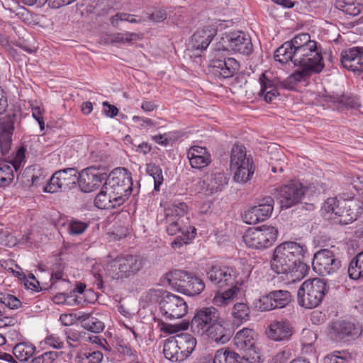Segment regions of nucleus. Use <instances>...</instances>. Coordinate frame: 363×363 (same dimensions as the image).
Instances as JSON below:
<instances>
[{"label":"nucleus","instance_id":"1","mask_svg":"<svg viewBox=\"0 0 363 363\" xmlns=\"http://www.w3.org/2000/svg\"><path fill=\"white\" fill-rule=\"evenodd\" d=\"M274 58L282 65L291 61L298 67L281 83L283 87L290 90L294 89L298 83L308 81L312 74L321 72L325 67L317 42L311 40L310 35L306 33L282 44L275 50Z\"/></svg>","mask_w":363,"mask_h":363},{"label":"nucleus","instance_id":"2","mask_svg":"<svg viewBox=\"0 0 363 363\" xmlns=\"http://www.w3.org/2000/svg\"><path fill=\"white\" fill-rule=\"evenodd\" d=\"M307 247L294 242L286 241L274 250L271 259V268L278 274H285L294 281H300L309 272V266L305 263Z\"/></svg>","mask_w":363,"mask_h":363},{"label":"nucleus","instance_id":"3","mask_svg":"<svg viewBox=\"0 0 363 363\" xmlns=\"http://www.w3.org/2000/svg\"><path fill=\"white\" fill-rule=\"evenodd\" d=\"M188 206L184 202H174L169 207L165 209V228L169 235H175L182 233V235L177 236L172 242L174 248L180 247L184 244H188L196 235V229L194 226L186 225L184 220L187 213Z\"/></svg>","mask_w":363,"mask_h":363},{"label":"nucleus","instance_id":"4","mask_svg":"<svg viewBox=\"0 0 363 363\" xmlns=\"http://www.w3.org/2000/svg\"><path fill=\"white\" fill-rule=\"evenodd\" d=\"M131 173L124 167L114 169L108 175L104 189H107L115 203L122 206L134 191Z\"/></svg>","mask_w":363,"mask_h":363},{"label":"nucleus","instance_id":"5","mask_svg":"<svg viewBox=\"0 0 363 363\" xmlns=\"http://www.w3.org/2000/svg\"><path fill=\"white\" fill-rule=\"evenodd\" d=\"M143 265V259L139 255H120L106 264V273L111 279L123 282L136 276Z\"/></svg>","mask_w":363,"mask_h":363},{"label":"nucleus","instance_id":"6","mask_svg":"<svg viewBox=\"0 0 363 363\" xmlns=\"http://www.w3.org/2000/svg\"><path fill=\"white\" fill-rule=\"evenodd\" d=\"M164 278L173 288L190 296L199 295L205 289L203 279L193 272L174 269L165 274Z\"/></svg>","mask_w":363,"mask_h":363},{"label":"nucleus","instance_id":"7","mask_svg":"<svg viewBox=\"0 0 363 363\" xmlns=\"http://www.w3.org/2000/svg\"><path fill=\"white\" fill-rule=\"evenodd\" d=\"M328 288L327 282L320 278L305 281L297 292L298 305L306 308L318 306L328 293Z\"/></svg>","mask_w":363,"mask_h":363},{"label":"nucleus","instance_id":"8","mask_svg":"<svg viewBox=\"0 0 363 363\" xmlns=\"http://www.w3.org/2000/svg\"><path fill=\"white\" fill-rule=\"evenodd\" d=\"M230 162L235 182L245 184L252 179L255 167L251 155H247L245 146L237 144L233 145Z\"/></svg>","mask_w":363,"mask_h":363},{"label":"nucleus","instance_id":"9","mask_svg":"<svg viewBox=\"0 0 363 363\" xmlns=\"http://www.w3.org/2000/svg\"><path fill=\"white\" fill-rule=\"evenodd\" d=\"M278 230L274 226L263 225L249 228L243 235V240L250 248L263 250L273 245L278 237Z\"/></svg>","mask_w":363,"mask_h":363},{"label":"nucleus","instance_id":"10","mask_svg":"<svg viewBox=\"0 0 363 363\" xmlns=\"http://www.w3.org/2000/svg\"><path fill=\"white\" fill-rule=\"evenodd\" d=\"M326 213L345 218L340 220V223L347 224L357 219L362 212V207L357 202L351 201L340 202L337 198H328L322 207Z\"/></svg>","mask_w":363,"mask_h":363},{"label":"nucleus","instance_id":"11","mask_svg":"<svg viewBox=\"0 0 363 363\" xmlns=\"http://www.w3.org/2000/svg\"><path fill=\"white\" fill-rule=\"evenodd\" d=\"M156 296H160V302L161 312L167 320L180 318L184 316L188 311V306L183 298L170 292L162 290H150Z\"/></svg>","mask_w":363,"mask_h":363},{"label":"nucleus","instance_id":"12","mask_svg":"<svg viewBox=\"0 0 363 363\" xmlns=\"http://www.w3.org/2000/svg\"><path fill=\"white\" fill-rule=\"evenodd\" d=\"M78 169L74 167L65 168L56 171L43 187L48 193H55L58 191H67L78 184Z\"/></svg>","mask_w":363,"mask_h":363},{"label":"nucleus","instance_id":"13","mask_svg":"<svg viewBox=\"0 0 363 363\" xmlns=\"http://www.w3.org/2000/svg\"><path fill=\"white\" fill-rule=\"evenodd\" d=\"M312 267L317 274L323 277L336 273L341 267V261L333 251L323 249L314 255Z\"/></svg>","mask_w":363,"mask_h":363},{"label":"nucleus","instance_id":"14","mask_svg":"<svg viewBox=\"0 0 363 363\" xmlns=\"http://www.w3.org/2000/svg\"><path fill=\"white\" fill-rule=\"evenodd\" d=\"M206 276L208 280L218 287L242 284V281L235 280V269L226 265L213 264L210 266L206 270Z\"/></svg>","mask_w":363,"mask_h":363},{"label":"nucleus","instance_id":"15","mask_svg":"<svg viewBox=\"0 0 363 363\" xmlns=\"http://www.w3.org/2000/svg\"><path fill=\"white\" fill-rule=\"evenodd\" d=\"M306 191V187L298 180H291L281 186L279 189L281 207L289 208L300 203Z\"/></svg>","mask_w":363,"mask_h":363},{"label":"nucleus","instance_id":"16","mask_svg":"<svg viewBox=\"0 0 363 363\" xmlns=\"http://www.w3.org/2000/svg\"><path fill=\"white\" fill-rule=\"evenodd\" d=\"M220 318L218 310L213 306L203 307L196 311L191 322V328L194 332L203 335L213 324Z\"/></svg>","mask_w":363,"mask_h":363},{"label":"nucleus","instance_id":"17","mask_svg":"<svg viewBox=\"0 0 363 363\" xmlns=\"http://www.w3.org/2000/svg\"><path fill=\"white\" fill-rule=\"evenodd\" d=\"M291 300L292 296L289 291L273 290L259 298L257 307L261 311H269L285 308Z\"/></svg>","mask_w":363,"mask_h":363},{"label":"nucleus","instance_id":"18","mask_svg":"<svg viewBox=\"0 0 363 363\" xmlns=\"http://www.w3.org/2000/svg\"><path fill=\"white\" fill-rule=\"evenodd\" d=\"M77 184L81 191L89 193L99 189L103 182H106L107 174L91 166L79 172Z\"/></svg>","mask_w":363,"mask_h":363},{"label":"nucleus","instance_id":"19","mask_svg":"<svg viewBox=\"0 0 363 363\" xmlns=\"http://www.w3.org/2000/svg\"><path fill=\"white\" fill-rule=\"evenodd\" d=\"M274 205L273 197L270 196L263 197L259 200L257 206L251 207L245 212L243 220L247 224L253 225L267 220L272 215Z\"/></svg>","mask_w":363,"mask_h":363},{"label":"nucleus","instance_id":"20","mask_svg":"<svg viewBox=\"0 0 363 363\" xmlns=\"http://www.w3.org/2000/svg\"><path fill=\"white\" fill-rule=\"evenodd\" d=\"M26 151V147L21 146L9 162H0V186H7L12 182L14 178L13 169L17 172L25 163Z\"/></svg>","mask_w":363,"mask_h":363},{"label":"nucleus","instance_id":"21","mask_svg":"<svg viewBox=\"0 0 363 363\" xmlns=\"http://www.w3.org/2000/svg\"><path fill=\"white\" fill-rule=\"evenodd\" d=\"M228 49L244 55H250L252 52V44L250 37L242 31L225 33L222 38Z\"/></svg>","mask_w":363,"mask_h":363},{"label":"nucleus","instance_id":"22","mask_svg":"<svg viewBox=\"0 0 363 363\" xmlns=\"http://www.w3.org/2000/svg\"><path fill=\"white\" fill-rule=\"evenodd\" d=\"M336 339L348 342L357 339L362 333V327L357 322L337 320L331 327Z\"/></svg>","mask_w":363,"mask_h":363},{"label":"nucleus","instance_id":"23","mask_svg":"<svg viewBox=\"0 0 363 363\" xmlns=\"http://www.w3.org/2000/svg\"><path fill=\"white\" fill-rule=\"evenodd\" d=\"M16 117L13 113L0 118V152L2 155H7L11 147Z\"/></svg>","mask_w":363,"mask_h":363},{"label":"nucleus","instance_id":"24","mask_svg":"<svg viewBox=\"0 0 363 363\" xmlns=\"http://www.w3.org/2000/svg\"><path fill=\"white\" fill-rule=\"evenodd\" d=\"M200 363H257V361L247 354L241 356L232 350L220 349L213 357H204L200 359Z\"/></svg>","mask_w":363,"mask_h":363},{"label":"nucleus","instance_id":"25","mask_svg":"<svg viewBox=\"0 0 363 363\" xmlns=\"http://www.w3.org/2000/svg\"><path fill=\"white\" fill-rule=\"evenodd\" d=\"M294 332L291 323L287 319H281L271 322L266 330V335L270 340L282 342L289 340Z\"/></svg>","mask_w":363,"mask_h":363},{"label":"nucleus","instance_id":"26","mask_svg":"<svg viewBox=\"0 0 363 363\" xmlns=\"http://www.w3.org/2000/svg\"><path fill=\"white\" fill-rule=\"evenodd\" d=\"M340 62L347 69L352 72H363V46H354L343 50Z\"/></svg>","mask_w":363,"mask_h":363},{"label":"nucleus","instance_id":"27","mask_svg":"<svg viewBox=\"0 0 363 363\" xmlns=\"http://www.w3.org/2000/svg\"><path fill=\"white\" fill-rule=\"evenodd\" d=\"M210 67L216 77L228 79L239 70L240 64L233 57L214 58L211 61Z\"/></svg>","mask_w":363,"mask_h":363},{"label":"nucleus","instance_id":"28","mask_svg":"<svg viewBox=\"0 0 363 363\" xmlns=\"http://www.w3.org/2000/svg\"><path fill=\"white\" fill-rule=\"evenodd\" d=\"M228 179L223 172H212L207 174L206 179L200 181L201 190L206 196H212L223 190L228 184Z\"/></svg>","mask_w":363,"mask_h":363},{"label":"nucleus","instance_id":"29","mask_svg":"<svg viewBox=\"0 0 363 363\" xmlns=\"http://www.w3.org/2000/svg\"><path fill=\"white\" fill-rule=\"evenodd\" d=\"M205 333L212 341L216 343L225 344L233 337L234 331L230 324L220 318L219 321L213 324Z\"/></svg>","mask_w":363,"mask_h":363},{"label":"nucleus","instance_id":"30","mask_svg":"<svg viewBox=\"0 0 363 363\" xmlns=\"http://www.w3.org/2000/svg\"><path fill=\"white\" fill-rule=\"evenodd\" d=\"M217 33V30L211 26L198 29L191 36V45L193 49L205 50Z\"/></svg>","mask_w":363,"mask_h":363},{"label":"nucleus","instance_id":"31","mask_svg":"<svg viewBox=\"0 0 363 363\" xmlns=\"http://www.w3.org/2000/svg\"><path fill=\"white\" fill-rule=\"evenodd\" d=\"M255 331L252 329L245 328L238 331L234 339L235 346L240 350L246 352L248 357H251V354H255Z\"/></svg>","mask_w":363,"mask_h":363},{"label":"nucleus","instance_id":"32","mask_svg":"<svg viewBox=\"0 0 363 363\" xmlns=\"http://www.w3.org/2000/svg\"><path fill=\"white\" fill-rule=\"evenodd\" d=\"M259 82L260 84L259 96L263 98L267 103L272 102L279 95L274 82L269 79L264 73L260 75Z\"/></svg>","mask_w":363,"mask_h":363},{"label":"nucleus","instance_id":"33","mask_svg":"<svg viewBox=\"0 0 363 363\" xmlns=\"http://www.w3.org/2000/svg\"><path fill=\"white\" fill-rule=\"evenodd\" d=\"M174 337L182 354H184V359H186L196 348V338L191 334L183 333L174 336Z\"/></svg>","mask_w":363,"mask_h":363},{"label":"nucleus","instance_id":"34","mask_svg":"<svg viewBox=\"0 0 363 363\" xmlns=\"http://www.w3.org/2000/svg\"><path fill=\"white\" fill-rule=\"evenodd\" d=\"M239 293L240 288L235 284L222 293L216 294L213 298V303L218 307H225L235 301Z\"/></svg>","mask_w":363,"mask_h":363},{"label":"nucleus","instance_id":"35","mask_svg":"<svg viewBox=\"0 0 363 363\" xmlns=\"http://www.w3.org/2000/svg\"><path fill=\"white\" fill-rule=\"evenodd\" d=\"M163 353L165 358L172 362H182L184 360V354H182L174 336L165 340Z\"/></svg>","mask_w":363,"mask_h":363},{"label":"nucleus","instance_id":"36","mask_svg":"<svg viewBox=\"0 0 363 363\" xmlns=\"http://www.w3.org/2000/svg\"><path fill=\"white\" fill-rule=\"evenodd\" d=\"M36 350L34 345L28 342L17 343L13 347V354L16 360L20 362H27L33 357Z\"/></svg>","mask_w":363,"mask_h":363},{"label":"nucleus","instance_id":"37","mask_svg":"<svg viewBox=\"0 0 363 363\" xmlns=\"http://www.w3.org/2000/svg\"><path fill=\"white\" fill-rule=\"evenodd\" d=\"M335 6L345 13L356 16L363 11V4L357 0H336Z\"/></svg>","mask_w":363,"mask_h":363},{"label":"nucleus","instance_id":"38","mask_svg":"<svg viewBox=\"0 0 363 363\" xmlns=\"http://www.w3.org/2000/svg\"><path fill=\"white\" fill-rule=\"evenodd\" d=\"M115 200L110 198L107 189H104L102 186L101 190L96 196L94 199V205L100 209H112L119 207L118 203H115Z\"/></svg>","mask_w":363,"mask_h":363},{"label":"nucleus","instance_id":"39","mask_svg":"<svg viewBox=\"0 0 363 363\" xmlns=\"http://www.w3.org/2000/svg\"><path fill=\"white\" fill-rule=\"evenodd\" d=\"M145 171L147 174L154 179V190L159 191L160 190V186L164 182L162 168L154 163H147L146 164Z\"/></svg>","mask_w":363,"mask_h":363},{"label":"nucleus","instance_id":"40","mask_svg":"<svg viewBox=\"0 0 363 363\" xmlns=\"http://www.w3.org/2000/svg\"><path fill=\"white\" fill-rule=\"evenodd\" d=\"M250 308L245 303H236L232 310V315L238 323H242L250 320Z\"/></svg>","mask_w":363,"mask_h":363},{"label":"nucleus","instance_id":"41","mask_svg":"<svg viewBox=\"0 0 363 363\" xmlns=\"http://www.w3.org/2000/svg\"><path fill=\"white\" fill-rule=\"evenodd\" d=\"M123 0H98L95 9L98 15H106L121 8Z\"/></svg>","mask_w":363,"mask_h":363},{"label":"nucleus","instance_id":"42","mask_svg":"<svg viewBox=\"0 0 363 363\" xmlns=\"http://www.w3.org/2000/svg\"><path fill=\"white\" fill-rule=\"evenodd\" d=\"M360 259L357 255L350 261L348 266V274L350 279L358 280L363 278V265L359 262Z\"/></svg>","mask_w":363,"mask_h":363},{"label":"nucleus","instance_id":"43","mask_svg":"<svg viewBox=\"0 0 363 363\" xmlns=\"http://www.w3.org/2000/svg\"><path fill=\"white\" fill-rule=\"evenodd\" d=\"M120 21H127L130 23H139L143 21L141 17L127 13H117L110 18V23L113 27H117Z\"/></svg>","mask_w":363,"mask_h":363},{"label":"nucleus","instance_id":"44","mask_svg":"<svg viewBox=\"0 0 363 363\" xmlns=\"http://www.w3.org/2000/svg\"><path fill=\"white\" fill-rule=\"evenodd\" d=\"M323 363H354V360L344 352L335 351L325 357Z\"/></svg>","mask_w":363,"mask_h":363},{"label":"nucleus","instance_id":"45","mask_svg":"<svg viewBox=\"0 0 363 363\" xmlns=\"http://www.w3.org/2000/svg\"><path fill=\"white\" fill-rule=\"evenodd\" d=\"M87 359L88 363H103L104 354L100 351L80 352L76 356V362L79 363L83 359Z\"/></svg>","mask_w":363,"mask_h":363},{"label":"nucleus","instance_id":"46","mask_svg":"<svg viewBox=\"0 0 363 363\" xmlns=\"http://www.w3.org/2000/svg\"><path fill=\"white\" fill-rule=\"evenodd\" d=\"M42 343L55 350H62L65 347L63 338L56 333L48 334Z\"/></svg>","mask_w":363,"mask_h":363},{"label":"nucleus","instance_id":"47","mask_svg":"<svg viewBox=\"0 0 363 363\" xmlns=\"http://www.w3.org/2000/svg\"><path fill=\"white\" fill-rule=\"evenodd\" d=\"M89 226V223L72 218L68 225V232L70 235H78L84 233Z\"/></svg>","mask_w":363,"mask_h":363},{"label":"nucleus","instance_id":"48","mask_svg":"<svg viewBox=\"0 0 363 363\" xmlns=\"http://www.w3.org/2000/svg\"><path fill=\"white\" fill-rule=\"evenodd\" d=\"M83 328L94 333H99L104 330L105 325L98 318L91 316L89 319L83 323Z\"/></svg>","mask_w":363,"mask_h":363},{"label":"nucleus","instance_id":"49","mask_svg":"<svg viewBox=\"0 0 363 363\" xmlns=\"http://www.w3.org/2000/svg\"><path fill=\"white\" fill-rule=\"evenodd\" d=\"M189 163L192 168L194 169H202L207 167L211 162V156H191L188 158Z\"/></svg>","mask_w":363,"mask_h":363},{"label":"nucleus","instance_id":"50","mask_svg":"<svg viewBox=\"0 0 363 363\" xmlns=\"http://www.w3.org/2000/svg\"><path fill=\"white\" fill-rule=\"evenodd\" d=\"M158 328L161 332L165 334H173L177 333L180 330L186 329L187 325H184V327H182L180 325H172L161 320L158 323Z\"/></svg>","mask_w":363,"mask_h":363},{"label":"nucleus","instance_id":"51","mask_svg":"<svg viewBox=\"0 0 363 363\" xmlns=\"http://www.w3.org/2000/svg\"><path fill=\"white\" fill-rule=\"evenodd\" d=\"M135 33H116L111 35V40L112 43H126L133 40V37H135Z\"/></svg>","mask_w":363,"mask_h":363},{"label":"nucleus","instance_id":"52","mask_svg":"<svg viewBox=\"0 0 363 363\" xmlns=\"http://www.w3.org/2000/svg\"><path fill=\"white\" fill-rule=\"evenodd\" d=\"M65 304L70 306H79L85 302V299L82 296L75 294V292L72 291L67 294Z\"/></svg>","mask_w":363,"mask_h":363},{"label":"nucleus","instance_id":"53","mask_svg":"<svg viewBox=\"0 0 363 363\" xmlns=\"http://www.w3.org/2000/svg\"><path fill=\"white\" fill-rule=\"evenodd\" d=\"M66 340L67 345L70 347H74L76 346L74 343L79 342L80 340V334L78 331L76 330H66L65 331Z\"/></svg>","mask_w":363,"mask_h":363},{"label":"nucleus","instance_id":"54","mask_svg":"<svg viewBox=\"0 0 363 363\" xmlns=\"http://www.w3.org/2000/svg\"><path fill=\"white\" fill-rule=\"evenodd\" d=\"M208 156L211 155L208 150L204 147L201 146H192L189 148L187 152V157L190 158L191 156Z\"/></svg>","mask_w":363,"mask_h":363},{"label":"nucleus","instance_id":"55","mask_svg":"<svg viewBox=\"0 0 363 363\" xmlns=\"http://www.w3.org/2000/svg\"><path fill=\"white\" fill-rule=\"evenodd\" d=\"M25 279L26 281L24 284L28 289H30L35 291H39L41 290L38 281L33 274H29L28 277H26Z\"/></svg>","mask_w":363,"mask_h":363},{"label":"nucleus","instance_id":"56","mask_svg":"<svg viewBox=\"0 0 363 363\" xmlns=\"http://www.w3.org/2000/svg\"><path fill=\"white\" fill-rule=\"evenodd\" d=\"M89 341L94 344L97 345L106 351H109L111 347L108 344L106 340L99 335H92L89 337Z\"/></svg>","mask_w":363,"mask_h":363},{"label":"nucleus","instance_id":"57","mask_svg":"<svg viewBox=\"0 0 363 363\" xmlns=\"http://www.w3.org/2000/svg\"><path fill=\"white\" fill-rule=\"evenodd\" d=\"M118 350L121 354L130 357H135L137 356L136 351L133 350L128 343H124L122 342L121 344H118Z\"/></svg>","mask_w":363,"mask_h":363},{"label":"nucleus","instance_id":"58","mask_svg":"<svg viewBox=\"0 0 363 363\" xmlns=\"http://www.w3.org/2000/svg\"><path fill=\"white\" fill-rule=\"evenodd\" d=\"M104 113L109 118H113L118 113V109L116 106L110 104L108 101L103 102Z\"/></svg>","mask_w":363,"mask_h":363},{"label":"nucleus","instance_id":"59","mask_svg":"<svg viewBox=\"0 0 363 363\" xmlns=\"http://www.w3.org/2000/svg\"><path fill=\"white\" fill-rule=\"evenodd\" d=\"M60 353L56 351H48L41 354L42 362L44 363H53L59 357Z\"/></svg>","mask_w":363,"mask_h":363},{"label":"nucleus","instance_id":"60","mask_svg":"<svg viewBox=\"0 0 363 363\" xmlns=\"http://www.w3.org/2000/svg\"><path fill=\"white\" fill-rule=\"evenodd\" d=\"M133 121L134 122H139V121L141 122L140 126L143 128H145V127L152 128V127H155L157 125V123L155 122L151 118H148L146 117H141V116H134L133 117Z\"/></svg>","mask_w":363,"mask_h":363},{"label":"nucleus","instance_id":"61","mask_svg":"<svg viewBox=\"0 0 363 363\" xmlns=\"http://www.w3.org/2000/svg\"><path fill=\"white\" fill-rule=\"evenodd\" d=\"M32 116L38 121L40 129L43 130L45 126V122L43 117L41 109L39 106H35L32 108Z\"/></svg>","mask_w":363,"mask_h":363},{"label":"nucleus","instance_id":"62","mask_svg":"<svg viewBox=\"0 0 363 363\" xmlns=\"http://www.w3.org/2000/svg\"><path fill=\"white\" fill-rule=\"evenodd\" d=\"M21 305L22 303L18 298L11 294H9L7 302L5 306L10 309H17L19 308Z\"/></svg>","mask_w":363,"mask_h":363},{"label":"nucleus","instance_id":"63","mask_svg":"<svg viewBox=\"0 0 363 363\" xmlns=\"http://www.w3.org/2000/svg\"><path fill=\"white\" fill-rule=\"evenodd\" d=\"M167 18V13L163 10H155L150 16V19L155 22H161Z\"/></svg>","mask_w":363,"mask_h":363},{"label":"nucleus","instance_id":"64","mask_svg":"<svg viewBox=\"0 0 363 363\" xmlns=\"http://www.w3.org/2000/svg\"><path fill=\"white\" fill-rule=\"evenodd\" d=\"M3 306L0 305V322L4 325H13L16 323V319L6 315L5 312L1 310Z\"/></svg>","mask_w":363,"mask_h":363}]
</instances>
